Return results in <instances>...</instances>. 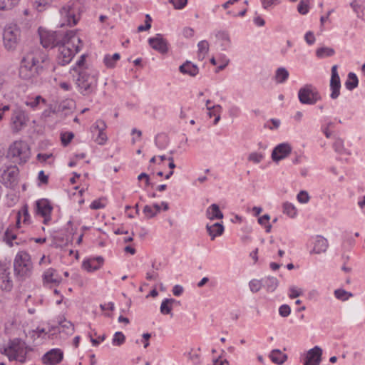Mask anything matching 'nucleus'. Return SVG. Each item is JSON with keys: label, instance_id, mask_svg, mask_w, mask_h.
<instances>
[{"label": "nucleus", "instance_id": "obj_1", "mask_svg": "<svg viewBox=\"0 0 365 365\" xmlns=\"http://www.w3.org/2000/svg\"><path fill=\"white\" fill-rule=\"evenodd\" d=\"M47 56L42 52L27 53L21 60L19 76L24 80H30L38 76L43 70V63Z\"/></svg>", "mask_w": 365, "mask_h": 365}, {"label": "nucleus", "instance_id": "obj_2", "mask_svg": "<svg viewBox=\"0 0 365 365\" xmlns=\"http://www.w3.org/2000/svg\"><path fill=\"white\" fill-rule=\"evenodd\" d=\"M98 73L93 69H80L73 78L78 92L88 96L95 93L98 84Z\"/></svg>", "mask_w": 365, "mask_h": 365}, {"label": "nucleus", "instance_id": "obj_3", "mask_svg": "<svg viewBox=\"0 0 365 365\" xmlns=\"http://www.w3.org/2000/svg\"><path fill=\"white\" fill-rule=\"evenodd\" d=\"M69 36V39H68V42H67V41H63L60 46H58L59 54L58 55L57 61L58 63L61 66L68 64L71 61L75 53L80 51L83 45L81 39L76 36V31H74L73 39H71V35Z\"/></svg>", "mask_w": 365, "mask_h": 365}, {"label": "nucleus", "instance_id": "obj_4", "mask_svg": "<svg viewBox=\"0 0 365 365\" xmlns=\"http://www.w3.org/2000/svg\"><path fill=\"white\" fill-rule=\"evenodd\" d=\"M32 262L29 253L25 251L19 252L14 259V274L20 280L29 277L32 272Z\"/></svg>", "mask_w": 365, "mask_h": 365}, {"label": "nucleus", "instance_id": "obj_5", "mask_svg": "<svg viewBox=\"0 0 365 365\" xmlns=\"http://www.w3.org/2000/svg\"><path fill=\"white\" fill-rule=\"evenodd\" d=\"M39 35L40 41L43 48H53L60 46L63 41L69 39V35H71V37H74V31H68L66 34H63L61 31H41ZM68 41V40H67V41Z\"/></svg>", "mask_w": 365, "mask_h": 365}, {"label": "nucleus", "instance_id": "obj_6", "mask_svg": "<svg viewBox=\"0 0 365 365\" xmlns=\"http://www.w3.org/2000/svg\"><path fill=\"white\" fill-rule=\"evenodd\" d=\"M7 157L14 159V163H25L30 157L29 145L24 141H15L10 145Z\"/></svg>", "mask_w": 365, "mask_h": 365}, {"label": "nucleus", "instance_id": "obj_7", "mask_svg": "<svg viewBox=\"0 0 365 365\" xmlns=\"http://www.w3.org/2000/svg\"><path fill=\"white\" fill-rule=\"evenodd\" d=\"M21 31L16 24L6 26L3 33V40L5 48L9 51L16 49L20 41Z\"/></svg>", "mask_w": 365, "mask_h": 365}, {"label": "nucleus", "instance_id": "obj_8", "mask_svg": "<svg viewBox=\"0 0 365 365\" xmlns=\"http://www.w3.org/2000/svg\"><path fill=\"white\" fill-rule=\"evenodd\" d=\"M298 98L301 103L314 105L321 100V96L317 88L312 84H307L298 92Z\"/></svg>", "mask_w": 365, "mask_h": 365}, {"label": "nucleus", "instance_id": "obj_9", "mask_svg": "<svg viewBox=\"0 0 365 365\" xmlns=\"http://www.w3.org/2000/svg\"><path fill=\"white\" fill-rule=\"evenodd\" d=\"M19 170L17 166H9L0 175V182L6 187L14 189L19 182Z\"/></svg>", "mask_w": 365, "mask_h": 365}, {"label": "nucleus", "instance_id": "obj_10", "mask_svg": "<svg viewBox=\"0 0 365 365\" xmlns=\"http://www.w3.org/2000/svg\"><path fill=\"white\" fill-rule=\"evenodd\" d=\"M78 10V5L73 3L63 6L60 11L61 16L66 19L68 25L72 26L76 25L79 20V16L76 14Z\"/></svg>", "mask_w": 365, "mask_h": 365}, {"label": "nucleus", "instance_id": "obj_11", "mask_svg": "<svg viewBox=\"0 0 365 365\" xmlns=\"http://www.w3.org/2000/svg\"><path fill=\"white\" fill-rule=\"evenodd\" d=\"M11 121L14 132L17 133L21 130L26 125V118L24 112L20 108L14 110Z\"/></svg>", "mask_w": 365, "mask_h": 365}, {"label": "nucleus", "instance_id": "obj_12", "mask_svg": "<svg viewBox=\"0 0 365 365\" xmlns=\"http://www.w3.org/2000/svg\"><path fill=\"white\" fill-rule=\"evenodd\" d=\"M330 88L331 93L330 97L336 99L340 94L341 82L340 78L337 72V66L334 65L331 68V76L330 80Z\"/></svg>", "mask_w": 365, "mask_h": 365}, {"label": "nucleus", "instance_id": "obj_13", "mask_svg": "<svg viewBox=\"0 0 365 365\" xmlns=\"http://www.w3.org/2000/svg\"><path fill=\"white\" fill-rule=\"evenodd\" d=\"M292 152V147L289 144L284 143L277 145L272 150V159L274 162H279V160L284 159Z\"/></svg>", "mask_w": 365, "mask_h": 365}, {"label": "nucleus", "instance_id": "obj_14", "mask_svg": "<svg viewBox=\"0 0 365 365\" xmlns=\"http://www.w3.org/2000/svg\"><path fill=\"white\" fill-rule=\"evenodd\" d=\"M148 43L152 48L160 53H166L168 51V42L163 38L160 34H156L155 37L150 38L148 39Z\"/></svg>", "mask_w": 365, "mask_h": 365}, {"label": "nucleus", "instance_id": "obj_15", "mask_svg": "<svg viewBox=\"0 0 365 365\" xmlns=\"http://www.w3.org/2000/svg\"><path fill=\"white\" fill-rule=\"evenodd\" d=\"M322 349L319 346H314L307 354L304 365H319L322 361Z\"/></svg>", "mask_w": 365, "mask_h": 365}, {"label": "nucleus", "instance_id": "obj_16", "mask_svg": "<svg viewBox=\"0 0 365 365\" xmlns=\"http://www.w3.org/2000/svg\"><path fill=\"white\" fill-rule=\"evenodd\" d=\"M63 351L59 349H53L46 353L43 356V361L46 364L54 365L60 363L63 359Z\"/></svg>", "mask_w": 365, "mask_h": 365}, {"label": "nucleus", "instance_id": "obj_17", "mask_svg": "<svg viewBox=\"0 0 365 365\" xmlns=\"http://www.w3.org/2000/svg\"><path fill=\"white\" fill-rule=\"evenodd\" d=\"M103 258L101 256L90 258L83 262L82 267L88 272L96 271L103 265Z\"/></svg>", "mask_w": 365, "mask_h": 365}, {"label": "nucleus", "instance_id": "obj_18", "mask_svg": "<svg viewBox=\"0 0 365 365\" xmlns=\"http://www.w3.org/2000/svg\"><path fill=\"white\" fill-rule=\"evenodd\" d=\"M36 212L41 216L51 215L53 207L47 199H41L36 202Z\"/></svg>", "mask_w": 365, "mask_h": 365}, {"label": "nucleus", "instance_id": "obj_19", "mask_svg": "<svg viewBox=\"0 0 365 365\" xmlns=\"http://www.w3.org/2000/svg\"><path fill=\"white\" fill-rule=\"evenodd\" d=\"M179 71L182 74H187L190 76L195 77L197 75L199 68L195 64L192 63L189 61H186L179 67Z\"/></svg>", "mask_w": 365, "mask_h": 365}, {"label": "nucleus", "instance_id": "obj_20", "mask_svg": "<svg viewBox=\"0 0 365 365\" xmlns=\"http://www.w3.org/2000/svg\"><path fill=\"white\" fill-rule=\"evenodd\" d=\"M329 247L328 241L326 238L322 236H317L314 242V245L311 253L321 254L327 251Z\"/></svg>", "mask_w": 365, "mask_h": 365}, {"label": "nucleus", "instance_id": "obj_21", "mask_svg": "<svg viewBox=\"0 0 365 365\" xmlns=\"http://www.w3.org/2000/svg\"><path fill=\"white\" fill-rule=\"evenodd\" d=\"M206 216L210 220L223 218V214L217 204H212L206 210Z\"/></svg>", "mask_w": 365, "mask_h": 365}, {"label": "nucleus", "instance_id": "obj_22", "mask_svg": "<svg viewBox=\"0 0 365 365\" xmlns=\"http://www.w3.org/2000/svg\"><path fill=\"white\" fill-rule=\"evenodd\" d=\"M206 229L208 234L211 237V240H212L216 237L220 236L224 232L223 225L219 222H216L212 225H207Z\"/></svg>", "mask_w": 365, "mask_h": 365}, {"label": "nucleus", "instance_id": "obj_23", "mask_svg": "<svg viewBox=\"0 0 365 365\" xmlns=\"http://www.w3.org/2000/svg\"><path fill=\"white\" fill-rule=\"evenodd\" d=\"M263 287H264L267 292H274L279 285L278 279L274 277H267L262 279Z\"/></svg>", "mask_w": 365, "mask_h": 365}, {"label": "nucleus", "instance_id": "obj_24", "mask_svg": "<svg viewBox=\"0 0 365 365\" xmlns=\"http://www.w3.org/2000/svg\"><path fill=\"white\" fill-rule=\"evenodd\" d=\"M269 357L272 362L277 364H282L287 359L286 354H282L279 349H274L271 351Z\"/></svg>", "mask_w": 365, "mask_h": 365}, {"label": "nucleus", "instance_id": "obj_25", "mask_svg": "<svg viewBox=\"0 0 365 365\" xmlns=\"http://www.w3.org/2000/svg\"><path fill=\"white\" fill-rule=\"evenodd\" d=\"M10 272L6 269L1 274V279H2L1 289L6 291H10L13 287L12 281L9 277Z\"/></svg>", "mask_w": 365, "mask_h": 365}, {"label": "nucleus", "instance_id": "obj_26", "mask_svg": "<svg viewBox=\"0 0 365 365\" xmlns=\"http://www.w3.org/2000/svg\"><path fill=\"white\" fill-rule=\"evenodd\" d=\"M288 77L289 72L286 68L281 67L277 69L274 76V79L277 83H282L287 81Z\"/></svg>", "mask_w": 365, "mask_h": 365}, {"label": "nucleus", "instance_id": "obj_27", "mask_svg": "<svg viewBox=\"0 0 365 365\" xmlns=\"http://www.w3.org/2000/svg\"><path fill=\"white\" fill-rule=\"evenodd\" d=\"M14 227H9L6 230L4 236V241L9 246H13L12 240L16 239V235L14 232Z\"/></svg>", "mask_w": 365, "mask_h": 365}, {"label": "nucleus", "instance_id": "obj_28", "mask_svg": "<svg viewBox=\"0 0 365 365\" xmlns=\"http://www.w3.org/2000/svg\"><path fill=\"white\" fill-rule=\"evenodd\" d=\"M348 78L349 79L346 81L345 86L348 90L352 91L358 86V78L356 75L354 73H349L348 75Z\"/></svg>", "mask_w": 365, "mask_h": 365}, {"label": "nucleus", "instance_id": "obj_29", "mask_svg": "<svg viewBox=\"0 0 365 365\" xmlns=\"http://www.w3.org/2000/svg\"><path fill=\"white\" fill-rule=\"evenodd\" d=\"M198 58L199 59H204L205 54L209 51V43L207 41L203 40L198 43Z\"/></svg>", "mask_w": 365, "mask_h": 365}, {"label": "nucleus", "instance_id": "obj_30", "mask_svg": "<svg viewBox=\"0 0 365 365\" xmlns=\"http://www.w3.org/2000/svg\"><path fill=\"white\" fill-rule=\"evenodd\" d=\"M334 53V50L329 47H321L317 49L316 51L317 56L320 58L328 56H332Z\"/></svg>", "mask_w": 365, "mask_h": 365}, {"label": "nucleus", "instance_id": "obj_31", "mask_svg": "<svg viewBox=\"0 0 365 365\" xmlns=\"http://www.w3.org/2000/svg\"><path fill=\"white\" fill-rule=\"evenodd\" d=\"M334 296L341 301H346L348 300L349 297H351L353 294L343 289H338L334 291Z\"/></svg>", "mask_w": 365, "mask_h": 365}, {"label": "nucleus", "instance_id": "obj_32", "mask_svg": "<svg viewBox=\"0 0 365 365\" xmlns=\"http://www.w3.org/2000/svg\"><path fill=\"white\" fill-rule=\"evenodd\" d=\"M20 0H0V10H9L16 6Z\"/></svg>", "mask_w": 365, "mask_h": 365}, {"label": "nucleus", "instance_id": "obj_33", "mask_svg": "<svg viewBox=\"0 0 365 365\" xmlns=\"http://www.w3.org/2000/svg\"><path fill=\"white\" fill-rule=\"evenodd\" d=\"M283 212L290 217H294L297 213L295 207L287 202L283 204Z\"/></svg>", "mask_w": 365, "mask_h": 365}, {"label": "nucleus", "instance_id": "obj_34", "mask_svg": "<svg viewBox=\"0 0 365 365\" xmlns=\"http://www.w3.org/2000/svg\"><path fill=\"white\" fill-rule=\"evenodd\" d=\"M311 0H301L297 6V11L299 14L305 15L309 12Z\"/></svg>", "mask_w": 365, "mask_h": 365}, {"label": "nucleus", "instance_id": "obj_35", "mask_svg": "<svg viewBox=\"0 0 365 365\" xmlns=\"http://www.w3.org/2000/svg\"><path fill=\"white\" fill-rule=\"evenodd\" d=\"M59 326L66 331L67 334H71L74 330L73 324L66 319L59 322Z\"/></svg>", "mask_w": 365, "mask_h": 365}, {"label": "nucleus", "instance_id": "obj_36", "mask_svg": "<svg viewBox=\"0 0 365 365\" xmlns=\"http://www.w3.org/2000/svg\"><path fill=\"white\" fill-rule=\"evenodd\" d=\"M21 340L17 338L13 340H10L8 344L9 349H10L11 351L14 353H17L21 349Z\"/></svg>", "mask_w": 365, "mask_h": 365}, {"label": "nucleus", "instance_id": "obj_37", "mask_svg": "<svg viewBox=\"0 0 365 365\" xmlns=\"http://www.w3.org/2000/svg\"><path fill=\"white\" fill-rule=\"evenodd\" d=\"M249 286L250 290L255 293L259 291V289L263 287L262 279L261 280L252 279L250 282Z\"/></svg>", "mask_w": 365, "mask_h": 365}, {"label": "nucleus", "instance_id": "obj_38", "mask_svg": "<svg viewBox=\"0 0 365 365\" xmlns=\"http://www.w3.org/2000/svg\"><path fill=\"white\" fill-rule=\"evenodd\" d=\"M125 335L120 331H117L115 333L113 338V344L115 346H120L125 342Z\"/></svg>", "mask_w": 365, "mask_h": 365}, {"label": "nucleus", "instance_id": "obj_39", "mask_svg": "<svg viewBox=\"0 0 365 365\" xmlns=\"http://www.w3.org/2000/svg\"><path fill=\"white\" fill-rule=\"evenodd\" d=\"M31 2L34 8L41 11L49 4V0H31Z\"/></svg>", "mask_w": 365, "mask_h": 365}, {"label": "nucleus", "instance_id": "obj_40", "mask_svg": "<svg viewBox=\"0 0 365 365\" xmlns=\"http://www.w3.org/2000/svg\"><path fill=\"white\" fill-rule=\"evenodd\" d=\"M160 312L163 314H170L173 315L171 311H172V307L170 304H168V299H165L160 305Z\"/></svg>", "mask_w": 365, "mask_h": 365}, {"label": "nucleus", "instance_id": "obj_41", "mask_svg": "<svg viewBox=\"0 0 365 365\" xmlns=\"http://www.w3.org/2000/svg\"><path fill=\"white\" fill-rule=\"evenodd\" d=\"M74 134L72 132H66L61 133V143L64 146L68 145L71 140L73 138Z\"/></svg>", "mask_w": 365, "mask_h": 365}, {"label": "nucleus", "instance_id": "obj_42", "mask_svg": "<svg viewBox=\"0 0 365 365\" xmlns=\"http://www.w3.org/2000/svg\"><path fill=\"white\" fill-rule=\"evenodd\" d=\"M54 272L55 269H48L43 274V278L46 282H57L58 280L56 278H54Z\"/></svg>", "mask_w": 365, "mask_h": 365}, {"label": "nucleus", "instance_id": "obj_43", "mask_svg": "<svg viewBox=\"0 0 365 365\" xmlns=\"http://www.w3.org/2000/svg\"><path fill=\"white\" fill-rule=\"evenodd\" d=\"M86 61V55L83 54L81 56L79 60L76 62V66L73 68V71L78 73L80 69H88V68H83Z\"/></svg>", "mask_w": 365, "mask_h": 365}, {"label": "nucleus", "instance_id": "obj_44", "mask_svg": "<svg viewBox=\"0 0 365 365\" xmlns=\"http://www.w3.org/2000/svg\"><path fill=\"white\" fill-rule=\"evenodd\" d=\"M297 198L299 202L307 203L309 200V196L307 191L302 190L298 193Z\"/></svg>", "mask_w": 365, "mask_h": 365}, {"label": "nucleus", "instance_id": "obj_45", "mask_svg": "<svg viewBox=\"0 0 365 365\" xmlns=\"http://www.w3.org/2000/svg\"><path fill=\"white\" fill-rule=\"evenodd\" d=\"M263 159V155L258 153H252L249 155L248 160L255 163H259Z\"/></svg>", "mask_w": 365, "mask_h": 365}, {"label": "nucleus", "instance_id": "obj_46", "mask_svg": "<svg viewBox=\"0 0 365 365\" xmlns=\"http://www.w3.org/2000/svg\"><path fill=\"white\" fill-rule=\"evenodd\" d=\"M169 1L176 9H182L187 4V0H170Z\"/></svg>", "mask_w": 365, "mask_h": 365}, {"label": "nucleus", "instance_id": "obj_47", "mask_svg": "<svg viewBox=\"0 0 365 365\" xmlns=\"http://www.w3.org/2000/svg\"><path fill=\"white\" fill-rule=\"evenodd\" d=\"M291 309L290 307L287 304L282 305L279 309V313L281 317H287L290 314Z\"/></svg>", "mask_w": 365, "mask_h": 365}, {"label": "nucleus", "instance_id": "obj_48", "mask_svg": "<svg viewBox=\"0 0 365 365\" xmlns=\"http://www.w3.org/2000/svg\"><path fill=\"white\" fill-rule=\"evenodd\" d=\"M289 297L291 298V299H294V298H296V297H299L300 295L302 294V291L301 289H298L295 287H291L289 288Z\"/></svg>", "mask_w": 365, "mask_h": 365}, {"label": "nucleus", "instance_id": "obj_49", "mask_svg": "<svg viewBox=\"0 0 365 365\" xmlns=\"http://www.w3.org/2000/svg\"><path fill=\"white\" fill-rule=\"evenodd\" d=\"M103 63H105L107 68H112L115 67L116 61L110 59V55L107 54L104 56Z\"/></svg>", "mask_w": 365, "mask_h": 365}, {"label": "nucleus", "instance_id": "obj_50", "mask_svg": "<svg viewBox=\"0 0 365 365\" xmlns=\"http://www.w3.org/2000/svg\"><path fill=\"white\" fill-rule=\"evenodd\" d=\"M143 212L146 215L148 218H152L156 215V212H155L154 210L149 205L144 207Z\"/></svg>", "mask_w": 365, "mask_h": 365}, {"label": "nucleus", "instance_id": "obj_51", "mask_svg": "<svg viewBox=\"0 0 365 365\" xmlns=\"http://www.w3.org/2000/svg\"><path fill=\"white\" fill-rule=\"evenodd\" d=\"M304 39L309 45H312L315 41V37L312 31H308L304 36Z\"/></svg>", "mask_w": 365, "mask_h": 365}, {"label": "nucleus", "instance_id": "obj_52", "mask_svg": "<svg viewBox=\"0 0 365 365\" xmlns=\"http://www.w3.org/2000/svg\"><path fill=\"white\" fill-rule=\"evenodd\" d=\"M107 140V136L106 133H103V131L98 132V137L96 139V141L99 145H103L106 141Z\"/></svg>", "mask_w": 365, "mask_h": 365}, {"label": "nucleus", "instance_id": "obj_53", "mask_svg": "<svg viewBox=\"0 0 365 365\" xmlns=\"http://www.w3.org/2000/svg\"><path fill=\"white\" fill-rule=\"evenodd\" d=\"M222 109L220 105L213 106L212 107H207L208 110V115L211 118L212 116H215L217 113H215V110H218L219 111Z\"/></svg>", "mask_w": 365, "mask_h": 365}, {"label": "nucleus", "instance_id": "obj_54", "mask_svg": "<svg viewBox=\"0 0 365 365\" xmlns=\"http://www.w3.org/2000/svg\"><path fill=\"white\" fill-rule=\"evenodd\" d=\"M31 334V337L35 339L36 337H40L41 334H46V332L45 331V329L42 328H37L36 330H32L31 332H30Z\"/></svg>", "mask_w": 365, "mask_h": 365}, {"label": "nucleus", "instance_id": "obj_55", "mask_svg": "<svg viewBox=\"0 0 365 365\" xmlns=\"http://www.w3.org/2000/svg\"><path fill=\"white\" fill-rule=\"evenodd\" d=\"M239 113L240 108L236 106H233L229 109V115L232 118L237 117Z\"/></svg>", "mask_w": 365, "mask_h": 365}, {"label": "nucleus", "instance_id": "obj_56", "mask_svg": "<svg viewBox=\"0 0 365 365\" xmlns=\"http://www.w3.org/2000/svg\"><path fill=\"white\" fill-rule=\"evenodd\" d=\"M334 148L336 152L337 153H341L342 150H343V142L341 140H337L334 143Z\"/></svg>", "mask_w": 365, "mask_h": 365}, {"label": "nucleus", "instance_id": "obj_57", "mask_svg": "<svg viewBox=\"0 0 365 365\" xmlns=\"http://www.w3.org/2000/svg\"><path fill=\"white\" fill-rule=\"evenodd\" d=\"M90 207L92 210H98L104 207V205L102 204L99 200H94L91 202Z\"/></svg>", "mask_w": 365, "mask_h": 365}, {"label": "nucleus", "instance_id": "obj_58", "mask_svg": "<svg viewBox=\"0 0 365 365\" xmlns=\"http://www.w3.org/2000/svg\"><path fill=\"white\" fill-rule=\"evenodd\" d=\"M183 292V287L180 285H175L173 288V293L175 296H180Z\"/></svg>", "mask_w": 365, "mask_h": 365}, {"label": "nucleus", "instance_id": "obj_59", "mask_svg": "<svg viewBox=\"0 0 365 365\" xmlns=\"http://www.w3.org/2000/svg\"><path fill=\"white\" fill-rule=\"evenodd\" d=\"M38 178L41 182H42L43 184L48 183V176L45 175V173L43 170H41L38 173Z\"/></svg>", "mask_w": 365, "mask_h": 365}, {"label": "nucleus", "instance_id": "obj_60", "mask_svg": "<svg viewBox=\"0 0 365 365\" xmlns=\"http://www.w3.org/2000/svg\"><path fill=\"white\" fill-rule=\"evenodd\" d=\"M269 219H270L269 215L267 214H265L258 219V222L262 225H265L267 223H268Z\"/></svg>", "mask_w": 365, "mask_h": 365}, {"label": "nucleus", "instance_id": "obj_61", "mask_svg": "<svg viewBox=\"0 0 365 365\" xmlns=\"http://www.w3.org/2000/svg\"><path fill=\"white\" fill-rule=\"evenodd\" d=\"M90 337L92 344L95 346H97L99 344V341H103L105 340L106 335L103 334L102 336H98V339H93L91 336H90Z\"/></svg>", "mask_w": 365, "mask_h": 365}, {"label": "nucleus", "instance_id": "obj_62", "mask_svg": "<svg viewBox=\"0 0 365 365\" xmlns=\"http://www.w3.org/2000/svg\"><path fill=\"white\" fill-rule=\"evenodd\" d=\"M188 356L189 359L194 364H197L199 362L200 356L197 354H192V352H189Z\"/></svg>", "mask_w": 365, "mask_h": 365}, {"label": "nucleus", "instance_id": "obj_63", "mask_svg": "<svg viewBox=\"0 0 365 365\" xmlns=\"http://www.w3.org/2000/svg\"><path fill=\"white\" fill-rule=\"evenodd\" d=\"M262 7L264 9H267L269 6H270L272 4H274L276 3L274 0H261Z\"/></svg>", "mask_w": 365, "mask_h": 365}, {"label": "nucleus", "instance_id": "obj_64", "mask_svg": "<svg viewBox=\"0 0 365 365\" xmlns=\"http://www.w3.org/2000/svg\"><path fill=\"white\" fill-rule=\"evenodd\" d=\"M194 34V30L191 28H185L183 30V35L187 37H192Z\"/></svg>", "mask_w": 365, "mask_h": 365}]
</instances>
